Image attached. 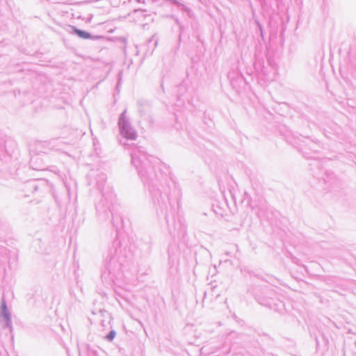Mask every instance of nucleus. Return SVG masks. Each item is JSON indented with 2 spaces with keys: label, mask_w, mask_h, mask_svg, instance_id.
Wrapping results in <instances>:
<instances>
[{
  "label": "nucleus",
  "mask_w": 356,
  "mask_h": 356,
  "mask_svg": "<svg viewBox=\"0 0 356 356\" xmlns=\"http://www.w3.org/2000/svg\"><path fill=\"white\" fill-rule=\"evenodd\" d=\"M115 337V331H111L109 332V334L107 335V339L109 340V341H112Z\"/></svg>",
  "instance_id": "2"
},
{
  "label": "nucleus",
  "mask_w": 356,
  "mask_h": 356,
  "mask_svg": "<svg viewBox=\"0 0 356 356\" xmlns=\"http://www.w3.org/2000/svg\"><path fill=\"white\" fill-rule=\"evenodd\" d=\"M74 32L80 38L83 39H90L91 38V35L89 33L79 30L76 29V27H73Z\"/></svg>",
  "instance_id": "1"
},
{
  "label": "nucleus",
  "mask_w": 356,
  "mask_h": 356,
  "mask_svg": "<svg viewBox=\"0 0 356 356\" xmlns=\"http://www.w3.org/2000/svg\"><path fill=\"white\" fill-rule=\"evenodd\" d=\"M3 309H4V310H6V305H5V304L3 305Z\"/></svg>",
  "instance_id": "3"
}]
</instances>
